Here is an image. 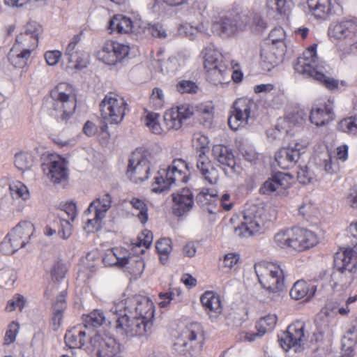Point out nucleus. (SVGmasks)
<instances>
[{"label":"nucleus","instance_id":"37","mask_svg":"<svg viewBox=\"0 0 357 357\" xmlns=\"http://www.w3.org/2000/svg\"><path fill=\"white\" fill-rule=\"evenodd\" d=\"M132 22L130 18L122 15H114L109 22L110 33H128L132 31Z\"/></svg>","mask_w":357,"mask_h":357},{"label":"nucleus","instance_id":"13","mask_svg":"<svg viewBox=\"0 0 357 357\" xmlns=\"http://www.w3.org/2000/svg\"><path fill=\"white\" fill-rule=\"evenodd\" d=\"M337 270L349 281L357 279V252L351 248L340 249L334 257Z\"/></svg>","mask_w":357,"mask_h":357},{"label":"nucleus","instance_id":"39","mask_svg":"<svg viewBox=\"0 0 357 357\" xmlns=\"http://www.w3.org/2000/svg\"><path fill=\"white\" fill-rule=\"evenodd\" d=\"M315 293L314 287L310 288L307 282L304 280H298L291 289L290 296L293 299L299 300L305 296L312 297Z\"/></svg>","mask_w":357,"mask_h":357},{"label":"nucleus","instance_id":"8","mask_svg":"<svg viewBox=\"0 0 357 357\" xmlns=\"http://www.w3.org/2000/svg\"><path fill=\"white\" fill-rule=\"evenodd\" d=\"M101 116L110 124H119L124 119L128 105L120 95L108 93L100 103Z\"/></svg>","mask_w":357,"mask_h":357},{"label":"nucleus","instance_id":"1","mask_svg":"<svg viewBox=\"0 0 357 357\" xmlns=\"http://www.w3.org/2000/svg\"><path fill=\"white\" fill-rule=\"evenodd\" d=\"M316 48L317 45L307 48L303 56L298 58L294 69L300 74L320 82L330 90L335 89L338 87V81L324 74V62L319 60Z\"/></svg>","mask_w":357,"mask_h":357},{"label":"nucleus","instance_id":"41","mask_svg":"<svg viewBox=\"0 0 357 357\" xmlns=\"http://www.w3.org/2000/svg\"><path fill=\"white\" fill-rule=\"evenodd\" d=\"M197 204L202 207L206 208L209 213H215L213 204L217 201V195L209 192L208 190H202L196 198Z\"/></svg>","mask_w":357,"mask_h":357},{"label":"nucleus","instance_id":"47","mask_svg":"<svg viewBox=\"0 0 357 357\" xmlns=\"http://www.w3.org/2000/svg\"><path fill=\"white\" fill-rule=\"evenodd\" d=\"M286 33L282 27H275L271 30L268 36V40L271 45L276 47L277 49H284Z\"/></svg>","mask_w":357,"mask_h":357},{"label":"nucleus","instance_id":"56","mask_svg":"<svg viewBox=\"0 0 357 357\" xmlns=\"http://www.w3.org/2000/svg\"><path fill=\"white\" fill-rule=\"evenodd\" d=\"M328 36L334 40H344L347 38L344 31L341 21L332 24L328 29Z\"/></svg>","mask_w":357,"mask_h":357},{"label":"nucleus","instance_id":"60","mask_svg":"<svg viewBox=\"0 0 357 357\" xmlns=\"http://www.w3.org/2000/svg\"><path fill=\"white\" fill-rule=\"evenodd\" d=\"M153 238L152 232L149 230H144L140 234L136 241L132 244L137 247L144 246L146 248H148L151 245Z\"/></svg>","mask_w":357,"mask_h":357},{"label":"nucleus","instance_id":"2","mask_svg":"<svg viewBox=\"0 0 357 357\" xmlns=\"http://www.w3.org/2000/svg\"><path fill=\"white\" fill-rule=\"evenodd\" d=\"M268 220L266 209L261 204L247 203L243 212L241 225L235 227V234L239 237H249L264 229Z\"/></svg>","mask_w":357,"mask_h":357},{"label":"nucleus","instance_id":"14","mask_svg":"<svg viewBox=\"0 0 357 357\" xmlns=\"http://www.w3.org/2000/svg\"><path fill=\"white\" fill-rule=\"evenodd\" d=\"M129 50L130 47L126 45L108 40L97 52V57L104 63L112 65L125 58L128 54Z\"/></svg>","mask_w":357,"mask_h":357},{"label":"nucleus","instance_id":"58","mask_svg":"<svg viewBox=\"0 0 357 357\" xmlns=\"http://www.w3.org/2000/svg\"><path fill=\"white\" fill-rule=\"evenodd\" d=\"M176 89L181 93H195L197 92L198 86L190 80H181L176 84Z\"/></svg>","mask_w":357,"mask_h":357},{"label":"nucleus","instance_id":"22","mask_svg":"<svg viewBox=\"0 0 357 357\" xmlns=\"http://www.w3.org/2000/svg\"><path fill=\"white\" fill-rule=\"evenodd\" d=\"M43 170L54 184L66 182L68 177L66 162L60 158L43 164Z\"/></svg>","mask_w":357,"mask_h":357},{"label":"nucleus","instance_id":"9","mask_svg":"<svg viewBox=\"0 0 357 357\" xmlns=\"http://www.w3.org/2000/svg\"><path fill=\"white\" fill-rule=\"evenodd\" d=\"M33 229V225L29 222H20L1 242V251L7 255L15 253L29 242Z\"/></svg>","mask_w":357,"mask_h":357},{"label":"nucleus","instance_id":"63","mask_svg":"<svg viewBox=\"0 0 357 357\" xmlns=\"http://www.w3.org/2000/svg\"><path fill=\"white\" fill-rule=\"evenodd\" d=\"M61 218V229L59 231V234L63 238H68L72 234V225L70 220H66L63 214H59Z\"/></svg>","mask_w":357,"mask_h":357},{"label":"nucleus","instance_id":"32","mask_svg":"<svg viewBox=\"0 0 357 357\" xmlns=\"http://www.w3.org/2000/svg\"><path fill=\"white\" fill-rule=\"evenodd\" d=\"M357 302V294L349 296L345 301L344 306H339L336 302H328L321 310H326L327 314L332 317L333 314L338 313L342 316H347L349 313L356 307Z\"/></svg>","mask_w":357,"mask_h":357},{"label":"nucleus","instance_id":"24","mask_svg":"<svg viewBox=\"0 0 357 357\" xmlns=\"http://www.w3.org/2000/svg\"><path fill=\"white\" fill-rule=\"evenodd\" d=\"M93 330L86 331V326L82 325L68 331L65 335V342L70 348H82L86 342H90Z\"/></svg>","mask_w":357,"mask_h":357},{"label":"nucleus","instance_id":"4","mask_svg":"<svg viewBox=\"0 0 357 357\" xmlns=\"http://www.w3.org/2000/svg\"><path fill=\"white\" fill-rule=\"evenodd\" d=\"M52 107L57 117L68 120L76 107V99L71 86L67 83L59 84L52 91Z\"/></svg>","mask_w":357,"mask_h":357},{"label":"nucleus","instance_id":"23","mask_svg":"<svg viewBox=\"0 0 357 357\" xmlns=\"http://www.w3.org/2000/svg\"><path fill=\"white\" fill-rule=\"evenodd\" d=\"M303 149L296 144L294 146L283 147L278 151L275 155L278 165L283 169L293 167L298 162L301 155Z\"/></svg>","mask_w":357,"mask_h":357},{"label":"nucleus","instance_id":"46","mask_svg":"<svg viewBox=\"0 0 357 357\" xmlns=\"http://www.w3.org/2000/svg\"><path fill=\"white\" fill-rule=\"evenodd\" d=\"M33 163V158L31 154L27 152H20L15 154V165L20 171L29 169Z\"/></svg>","mask_w":357,"mask_h":357},{"label":"nucleus","instance_id":"49","mask_svg":"<svg viewBox=\"0 0 357 357\" xmlns=\"http://www.w3.org/2000/svg\"><path fill=\"white\" fill-rule=\"evenodd\" d=\"M144 119V125L148 127L153 133L160 134L162 132V128L158 123L159 114L152 112H145Z\"/></svg>","mask_w":357,"mask_h":357},{"label":"nucleus","instance_id":"34","mask_svg":"<svg viewBox=\"0 0 357 357\" xmlns=\"http://www.w3.org/2000/svg\"><path fill=\"white\" fill-rule=\"evenodd\" d=\"M32 52L19 46L14 45L10 49L8 58L10 63L15 68H24L31 58Z\"/></svg>","mask_w":357,"mask_h":357},{"label":"nucleus","instance_id":"21","mask_svg":"<svg viewBox=\"0 0 357 357\" xmlns=\"http://www.w3.org/2000/svg\"><path fill=\"white\" fill-rule=\"evenodd\" d=\"M173 213L176 216H182L190 211L194 206V196L188 188H183L172 195Z\"/></svg>","mask_w":357,"mask_h":357},{"label":"nucleus","instance_id":"35","mask_svg":"<svg viewBox=\"0 0 357 357\" xmlns=\"http://www.w3.org/2000/svg\"><path fill=\"white\" fill-rule=\"evenodd\" d=\"M66 289L61 291V294L57 296L56 301L53 305L52 325L54 331H57L61 324L63 317V312L66 308Z\"/></svg>","mask_w":357,"mask_h":357},{"label":"nucleus","instance_id":"10","mask_svg":"<svg viewBox=\"0 0 357 357\" xmlns=\"http://www.w3.org/2000/svg\"><path fill=\"white\" fill-rule=\"evenodd\" d=\"M150 155L140 151H134L128 161L126 175L134 183H139L149 178L151 165Z\"/></svg>","mask_w":357,"mask_h":357},{"label":"nucleus","instance_id":"54","mask_svg":"<svg viewBox=\"0 0 357 357\" xmlns=\"http://www.w3.org/2000/svg\"><path fill=\"white\" fill-rule=\"evenodd\" d=\"M317 174L312 167H300L297 172V177L300 183L307 184L317 180Z\"/></svg>","mask_w":357,"mask_h":357},{"label":"nucleus","instance_id":"50","mask_svg":"<svg viewBox=\"0 0 357 357\" xmlns=\"http://www.w3.org/2000/svg\"><path fill=\"white\" fill-rule=\"evenodd\" d=\"M220 26L222 29V31L227 35H231L234 33L238 29H242V24H238L236 19H231L229 17H224L221 20L220 24H215V26Z\"/></svg>","mask_w":357,"mask_h":357},{"label":"nucleus","instance_id":"20","mask_svg":"<svg viewBox=\"0 0 357 357\" xmlns=\"http://www.w3.org/2000/svg\"><path fill=\"white\" fill-rule=\"evenodd\" d=\"M79 41L80 36H74L68 43L64 53V56L68 62L73 63V67L77 69H82L86 67L89 63L88 54L76 47Z\"/></svg>","mask_w":357,"mask_h":357},{"label":"nucleus","instance_id":"62","mask_svg":"<svg viewBox=\"0 0 357 357\" xmlns=\"http://www.w3.org/2000/svg\"><path fill=\"white\" fill-rule=\"evenodd\" d=\"M117 262V266L124 267L129 263V254L126 249L116 248L113 249Z\"/></svg>","mask_w":357,"mask_h":357},{"label":"nucleus","instance_id":"36","mask_svg":"<svg viewBox=\"0 0 357 357\" xmlns=\"http://www.w3.org/2000/svg\"><path fill=\"white\" fill-rule=\"evenodd\" d=\"M308 7L317 19L325 20L331 14L330 0H307Z\"/></svg>","mask_w":357,"mask_h":357},{"label":"nucleus","instance_id":"40","mask_svg":"<svg viewBox=\"0 0 357 357\" xmlns=\"http://www.w3.org/2000/svg\"><path fill=\"white\" fill-rule=\"evenodd\" d=\"M354 328L350 329L342 339L341 357H353L354 347L356 344L357 335L354 334Z\"/></svg>","mask_w":357,"mask_h":357},{"label":"nucleus","instance_id":"19","mask_svg":"<svg viewBox=\"0 0 357 357\" xmlns=\"http://www.w3.org/2000/svg\"><path fill=\"white\" fill-rule=\"evenodd\" d=\"M317 243L314 233L303 228L291 229L290 250L302 252L314 247Z\"/></svg>","mask_w":357,"mask_h":357},{"label":"nucleus","instance_id":"7","mask_svg":"<svg viewBox=\"0 0 357 357\" xmlns=\"http://www.w3.org/2000/svg\"><path fill=\"white\" fill-rule=\"evenodd\" d=\"M122 309H123V312L134 314L135 316H137L147 322L153 323V303L145 296L128 298L116 303L110 312L112 313H118L119 311L122 312Z\"/></svg>","mask_w":357,"mask_h":357},{"label":"nucleus","instance_id":"57","mask_svg":"<svg viewBox=\"0 0 357 357\" xmlns=\"http://www.w3.org/2000/svg\"><path fill=\"white\" fill-rule=\"evenodd\" d=\"M165 103V94L160 88H154L150 96V104L155 109H161Z\"/></svg>","mask_w":357,"mask_h":357},{"label":"nucleus","instance_id":"12","mask_svg":"<svg viewBox=\"0 0 357 357\" xmlns=\"http://www.w3.org/2000/svg\"><path fill=\"white\" fill-rule=\"evenodd\" d=\"M233 108L228 124L231 129L236 130L248 124L249 119L254 116L257 104L251 99L243 98L234 102Z\"/></svg>","mask_w":357,"mask_h":357},{"label":"nucleus","instance_id":"18","mask_svg":"<svg viewBox=\"0 0 357 357\" xmlns=\"http://www.w3.org/2000/svg\"><path fill=\"white\" fill-rule=\"evenodd\" d=\"M42 26L35 22L28 23L24 31L16 38L14 45L33 52L38 44V36L42 33Z\"/></svg>","mask_w":357,"mask_h":357},{"label":"nucleus","instance_id":"52","mask_svg":"<svg viewBox=\"0 0 357 357\" xmlns=\"http://www.w3.org/2000/svg\"><path fill=\"white\" fill-rule=\"evenodd\" d=\"M337 126L342 132L350 135L357 134V114L343 119L338 123Z\"/></svg>","mask_w":357,"mask_h":357},{"label":"nucleus","instance_id":"61","mask_svg":"<svg viewBox=\"0 0 357 357\" xmlns=\"http://www.w3.org/2000/svg\"><path fill=\"white\" fill-rule=\"evenodd\" d=\"M347 38H351L357 33V20L351 19L341 21Z\"/></svg>","mask_w":357,"mask_h":357},{"label":"nucleus","instance_id":"55","mask_svg":"<svg viewBox=\"0 0 357 357\" xmlns=\"http://www.w3.org/2000/svg\"><path fill=\"white\" fill-rule=\"evenodd\" d=\"M130 204L134 208L139 210L137 216L141 222L146 223L148 220V207L144 201L137 197H133L130 199Z\"/></svg>","mask_w":357,"mask_h":357},{"label":"nucleus","instance_id":"25","mask_svg":"<svg viewBox=\"0 0 357 357\" xmlns=\"http://www.w3.org/2000/svg\"><path fill=\"white\" fill-rule=\"evenodd\" d=\"M276 322L277 317L275 314H268L261 318L256 325L257 333L243 331L239 334L238 340L240 341H254L257 337H261L266 333L271 331L274 328Z\"/></svg>","mask_w":357,"mask_h":357},{"label":"nucleus","instance_id":"17","mask_svg":"<svg viewBox=\"0 0 357 357\" xmlns=\"http://www.w3.org/2000/svg\"><path fill=\"white\" fill-rule=\"evenodd\" d=\"M292 176L290 174L278 172L263 183L259 188V192L262 195L275 192L278 195L286 196L287 190L290 188Z\"/></svg>","mask_w":357,"mask_h":357},{"label":"nucleus","instance_id":"42","mask_svg":"<svg viewBox=\"0 0 357 357\" xmlns=\"http://www.w3.org/2000/svg\"><path fill=\"white\" fill-rule=\"evenodd\" d=\"M331 318L326 310H321L316 316L315 324L320 335H329L331 333Z\"/></svg>","mask_w":357,"mask_h":357},{"label":"nucleus","instance_id":"44","mask_svg":"<svg viewBox=\"0 0 357 357\" xmlns=\"http://www.w3.org/2000/svg\"><path fill=\"white\" fill-rule=\"evenodd\" d=\"M107 320L106 317L104 315L103 312L100 310H94L88 315H86L84 318V324L86 326V331L92 330V328H89V326H91L92 327H98L101 326L104 322ZM94 331V330L93 329Z\"/></svg>","mask_w":357,"mask_h":357},{"label":"nucleus","instance_id":"27","mask_svg":"<svg viewBox=\"0 0 357 357\" xmlns=\"http://www.w3.org/2000/svg\"><path fill=\"white\" fill-rule=\"evenodd\" d=\"M201 303L212 321L221 314L222 307L218 295L212 291H206L201 296Z\"/></svg>","mask_w":357,"mask_h":357},{"label":"nucleus","instance_id":"38","mask_svg":"<svg viewBox=\"0 0 357 357\" xmlns=\"http://www.w3.org/2000/svg\"><path fill=\"white\" fill-rule=\"evenodd\" d=\"M204 65L206 69L219 67L220 63H225L222 54L212 47H206L202 52Z\"/></svg>","mask_w":357,"mask_h":357},{"label":"nucleus","instance_id":"48","mask_svg":"<svg viewBox=\"0 0 357 357\" xmlns=\"http://www.w3.org/2000/svg\"><path fill=\"white\" fill-rule=\"evenodd\" d=\"M9 190L13 199H22V200H26L29 197V192L26 186L20 181L11 183Z\"/></svg>","mask_w":357,"mask_h":357},{"label":"nucleus","instance_id":"6","mask_svg":"<svg viewBox=\"0 0 357 357\" xmlns=\"http://www.w3.org/2000/svg\"><path fill=\"white\" fill-rule=\"evenodd\" d=\"M115 315L116 328L121 333L129 337L143 336L150 333L152 322H147L134 314L128 312L112 313Z\"/></svg>","mask_w":357,"mask_h":357},{"label":"nucleus","instance_id":"28","mask_svg":"<svg viewBox=\"0 0 357 357\" xmlns=\"http://www.w3.org/2000/svg\"><path fill=\"white\" fill-rule=\"evenodd\" d=\"M203 330L200 324L197 323H191L187 325L181 331L180 336L177 338L174 344L176 349L178 350L181 347L185 348L188 342L192 343L196 340L197 337H202Z\"/></svg>","mask_w":357,"mask_h":357},{"label":"nucleus","instance_id":"5","mask_svg":"<svg viewBox=\"0 0 357 357\" xmlns=\"http://www.w3.org/2000/svg\"><path fill=\"white\" fill-rule=\"evenodd\" d=\"M255 272L262 287L270 292L281 291L284 288L282 269L276 264L260 262L255 266Z\"/></svg>","mask_w":357,"mask_h":357},{"label":"nucleus","instance_id":"29","mask_svg":"<svg viewBox=\"0 0 357 357\" xmlns=\"http://www.w3.org/2000/svg\"><path fill=\"white\" fill-rule=\"evenodd\" d=\"M334 118L333 107L328 105L312 108L310 116L311 123L318 127L328 124Z\"/></svg>","mask_w":357,"mask_h":357},{"label":"nucleus","instance_id":"26","mask_svg":"<svg viewBox=\"0 0 357 357\" xmlns=\"http://www.w3.org/2000/svg\"><path fill=\"white\" fill-rule=\"evenodd\" d=\"M197 168L202 178L208 184L214 185L218 182V171L206 154L202 153L198 155Z\"/></svg>","mask_w":357,"mask_h":357},{"label":"nucleus","instance_id":"43","mask_svg":"<svg viewBox=\"0 0 357 357\" xmlns=\"http://www.w3.org/2000/svg\"><path fill=\"white\" fill-rule=\"evenodd\" d=\"M275 247L290 250L291 229H282L276 233L273 238Z\"/></svg>","mask_w":357,"mask_h":357},{"label":"nucleus","instance_id":"59","mask_svg":"<svg viewBox=\"0 0 357 357\" xmlns=\"http://www.w3.org/2000/svg\"><path fill=\"white\" fill-rule=\"evenodd\" d=\"M267 8L278 14H284L287 11V0H266Z\"/></svg>","mask_w":357,"mask_h":357},{"label":"nucleus","instance_id":"51","mask_svg":"<svg viewBox=\"0 0 357 357\" xmlns=\"http://www.w3.org/2000/svg\"><path fill=\"white\" fill-rule=\"evenodd\" d=\"M337 126L342 132L350 135L357 134V114L343 119L338 123Z\"/></svg>","mask_w":357,"mask_h":357},{"label":"nucleus","instance_id":"15","mask_svg":"<svg viewBox=\"0 0 357 357\" xmlns=\"http://www.w3.org/2000/svg\"><path fill=\"white\" fill-rule=\"evenodd\" d=\"M90 344L97 349L98 357H108L119 354L120 344L112 335L107 333H96L90 337Z\"/></svg>","mask_w":357,"mask_h":357},{"label":"nucleus","instance_id":"11","mask_svg":"<svg viewBox=\"0 0 357 357\" xmlns=\"http://www.w3.org/2000/svg\"><path fill=\"white\" fill-rule=\"evenodd\" d=\"M112 202L111 195L106 193L99 196L89 204L85 215H89L91 213H93L94 216L92 218L87 219L85 229L90 232L100 227L102 220L111 208Z\"/></svg>","mask_w":357,"mask_h":357},{"label":"nucleus","instance_id":"64","mask_svg":"<svg viewBox=\"0 0 357 357\" xmlns=\"http://www.w3.org/2000/svg\"><path fill=\"white\" fill-rule=\"evenodd\" d=\"M66 215L70 221H73L77 215L76 205L74 202H70L61 206V213Z\"/></svg>","mask_w":357,"mask_h":357},{"label":"nucleus","instance_id":"30","mask_svg":"<svg viewBox=\"0 0 357 357\" xmlns=\"http://www.w3.org/2000/svg\"><path fill=\"white\" fill-rule=\"evenodd\" d=\"M284 49H277L273 45H268L261 52V57L264 68L269 70L271 68L278 65L282 59Z\"/></svg>","mask_w":357,"mask_h":357},{"label":"nucleus","instance_id":"3","mask_svg":"<svg viewBox=\"0 0 357 357\" xmlns=\"http://www.w3.org/2000/svg\"><path fill=\"white\" fill-rule=\"evenodd\" d=\"M189 165L181 159L174 160L167 169H162L158 172L155 181L152 184L151 190L160 193L170 188L176 182L186 183L188 177L184 175L183 169H188Z\"/></svg>","mask_w":357,"mask_h":357},{"label":"nucleus","instance_id":"16","mask_svg":"<svg viewBox=\"0 0 357 357\" xmlns=\"http://www.w3.org/2000/svg\"><path fill=\"white\" fill-rule=\"evenodd\" d=\"M306 340L305 333V324L301 321H297L289 325L287 328L284 342L287 347L282 344L281 346L287 351L293 349L295 353L303 349V344Z\"/></svg>","mask_w":357,"mask_h":357},{"label":"nucleus","instance_id":"33","mask_svg":"<svg viewBox=\"0 0 357 357\" xmlns=\"http://www.w3.org/2000/svg\"><path fill=\"white\" fill-rule=\"evenodd\" d=\"M213 155L215 159L222 165L229 167L236 172V161L232 152L227 147L220 144L215 145L213 148Z\"/></svg>","mask_w":357,"mask_h":357},{"label":"nucleus","instance_id":"31","mask_svg":"<svg viewBox=\"0 0 357 357\" xmlns=\"http://www.w3.org/2000/svg\"><path fill=\"white\" fill-rule=\"evenodd\" d=\"M219 67L206 69L207 71L208 80L215 86L229 84V70L225 63H220Z\"/></svg>","mask_w":357,"mask_h":357},{"label":"nucleus","instance_id":"45","mask_svg":"<svg viewBox=\"0 0 357 357\" xmlns=\"http://www.w3.org/2000/svg\"><path fill=\"white\" fill-rule=\"evenodd\" d=\"M164 123L167 130H178L179 129L183 121L181 117L178 116V113L176 112L173 108L167 110L164 114Z\"/></svg>","mask_w":357,"mask_h":357},{"label":"nucleus","instance_id":"53","mask_svg":"<svg viewBox=\"0 0 357 357\" xmlns=\"http://www.w3.org/2000/svg\"><path fill=\"white\" fill-rule=\"evenodd\" d=\"M68 270L66 264L63 261H56L50 271L52 280L55 282H61L65 278Z\"/></svg>","mask_w":357,"mask_h":357}]
</instances>
